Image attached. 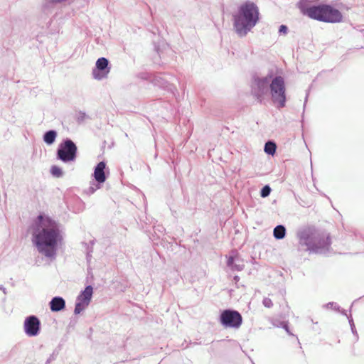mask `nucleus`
<instances>
[{
	"instance_id": "f8f14e48",
	"label": "nucleus",
	"mask_w": 364,
	"mask_h": 364,
	"mask_svg": "<svg viewBox=\"0 0 364 364\" xmlns=\"http://www.w3.org/2000/svg\"><path fill=\"white\" fill-rule=\"evenodd\" d=\"M65 306V301L61 297H55L50 302V306L52 311H59L63 309Z\"/></svg>"
},
{
	"instance_id": "f03ea898",
	"label": "nucleus",
	"mask_w": 364,
	"mask_h": 364,
	"mask_svg": "<svg viewBox=\"0 0 364 364\" xmlns=\"http://www.w3.org/2000/svg\"><path fill=\"white\" fill-rule=\"evenodd\" d=\"M297 6L304 15L318 21L333 23L341 22L343 19L341 12L328 4L307 6L305 1L301 0L298 2Z\"/></svg>"
},
{
	"instance_id": "dca6fc26",
	"label": "nucleus",
	"mask_w": 364,
	"mask_h": 364,
	"mask_svg": "<svg viewBox=\"0 0 364 364\" xmlns=\"http://www.w3.org/2000/svg\"><path fill=\"white\" fill-rule=\"evenodd\" d=\"M50 172H51L52 175L55 177H60L62 176V173H63L61 168L56 166H52V168L50 169Z\"/></svg>"
},
{
	"instance_id": "a211bd4d",
	"label": "nucleus",
	"mask_w": 364,
	"mask_h": 364,
	"mask_svg": "<svg viewBox=\"0 0 364 364\" xmlns=\"http://www.w3.org/2000/svg\"><path fill=\"white\" fill-rule=\"evenodd\" d=\"M263 304L267 308H270L273 306V303H272V300L269 298H265L263 300Z\"/></svg>"
},
{
	"instance_id": "7ed1b4c3",
	"label": "nucleus",
	"mask_w": 364,
	"mask_h": 364,
	"mask_svg": "<svg viewBox=\"0 0 364 364\" xmlns=\"http://www.w3.org/2000/svg\"><path fill=\"white\" fill-rule=\"evenodd\" d=\"M259 15V9L255 3L247 1L242 4L233 16L236 32L241 36L246 35L258 22Z\"/></svg>"
},
{
	"instance_id": "39448f33",
	"label": "nucleus",
	"mask_w": 364,
	"mask_h": 364,
	"mask_svg": "<svg viewBox=\"0 0 364 364\" xmlns=\"http://www.w3.org/2000/svg\"><path fill=\"white\" fill-rule=\"evenodd\" d=\"M77 148L70 139H66L59 145L57 155L63 162L73 161L77 156Z\"/></svg>"
},
{
	"instance_id": "6ab92c4d",
	"label": "nucleus",
	"mask_w": 364,
	"mask_h": 364,
	"mask_svg": "<svg viewBox=\"0 0 364 364\" xmlns=\"http://www.w3.org/2000/svg\"><path fill=\"white\" fill-rule=\"evenodd\" d=\"M287 31V27L284 25H282L280 27H279V32L280 33H286Z\"/></svg>"
},
{
	"instance_id": "f257e3e1",
	"label": "nucleus",
	"mask_w": 364,
	"mask_h": 364,
	"mask_svg": "<svg viewBox=\"0 0 364 364\" xmlns=\"http://www.w3.org/2000/svg\"><path fill=\"white\" fill-rule=\"evenodd\" d=\"M32 242L38 251L47 257H53L62 240L57 223L46 215H40L30 227Z\"/></svg>"
},
{
	"instance_id": "9d476101",
	"label": "nucleus",
	"mask_w": 364,
	"mask_h": 364,
	"mask_svg": "<svg viewBox=\"0 0 364 364\" xmlns=\"http://www.w3.org/2000/svg\"><path fill=\"white\" fill-rule=\"evenodd\" d=\"M108 60L105 58H100L96 62V68L98 71L93 70V76L96 80H102L106 77L110 71V68H108Z\"/></svg>"
},
{
	"instance_id": "2eb2a0df",
	"label": "nucleus",
	"mask_w": 364,
	"mask_h": 364,
	"mask_svg": "<svg viewBox=\"0 0 364 364\" xmlns=\"http://www.w3.org/2000/svg\"><path fill=\"white\" fill-rule=\"evenodd\" d=\"M276 148L277 146L275 143L272 141H268L265 144L264 151L268 154L273 155L275 153Z\"/></svg>"
},
{
	"instance_id": "f3484780",
	"label": "nucleus",
	"mask_w": 364,
	"mask_h": 364,
	"mask_svg": "<svg viewBox=\"0 0 364 364\" xmlns=\"http://www.w3.org/2000/svg\"><path fill=\"white\" fill-rule=\"evenodd\" d=\"M270 192H271L270 187L269 186H265L261 190L260 194L262 198H265V197H267L270 194Z\"/></svg>"
},
{
	"instance_id": "9b49d317",
	"label": "nucleus",
	"mask_w": 364,
	"mask_h": 364,
	"mask_svg": "<svg viewBox=\"0 0 364 364\" xmlns=\"http://www.w3.org/2000/svg\"><path fill=\"white\" fill-rule=\"evenodd\" d=\"M105 167V163L104 161H101L95 168L94 177L98 183H104L106 180V176L104 171Z\"/></svg>"
},
{
	"instance_id": "20e7f679",
	"label": "nucleus",
	"mask_w": 364,
	"mask_h": 364,
	"mask_svg": "<svg viewBox=\"0 0 364 364\" xmlns=\"http://www.w3.org/2000/svg\"><path fill=\"white\" fill-rule=\"evenodd\" d=\"M272 102L278 108L284 107L286 105V87L284 80L278 76L274 78L269 85Z\"/></svg>"
},
{
	"instance_id": "6e6552de",
	"label": "nucleus",
	"mask_w": 364,
	"mask_h": 364,
	"mask_svg": "<svg viewBox=\"0 0 364 364\" xmlns=\"http://www.w3.org/2000/svg\"><path fill=\"white\" fill-rule=\"evenodd\" d=\"M92 296V287L87 286L77 296L75 308V314H78L82 311L90 304Z\"/></svg>"
},
{
	"instance_id": "1a4fd4ad",
	"label": "nucleus",
	"mask_w": 364,
	"mask_h": 364,
	"mask_svg": "<svg viewBox=\"0 0 364 364\" xmlns=\"http://www.w3.org/2000/svg\"><path fill=\"white\" fill-rule=\"evenodd\" d=\"M40 325V321L36 316H30L24 321V331L29 336H35L39 333Z\"/></svg>"
},
{
	"instance_id": "4468645a",
	"label": "nucleus",
	"mask_w": 364,
	"mask_h": 364,
	"mask_svg": "<svg viewBox=\"0 0 364 364\" xmlns=\"http://www.w3.org/2000/svg\"><path fill=\"white\" fill-rule=\"evenodd\" d=\"M286 233V229L283 225H277L274 229V237L277 239H282L284 237Z\"/></svg>"
},
{
	"instance_id": "ddd939ff",
	"label": "nucleus",
	"mask_w": 364,
	"mask_h": 364,
	"mask_svg": "<svg viewBox=\"0 0 364 364\" xmlns=\"http://www.w3.org/2000/svg\"><path fill=\"white\" fill-rule=\"evenodd\" d=\"M56 136V132L53 130L48 131L44 134V141L48 144H51L55 141Z\"/></svg>"
},
{
	"instance_id": "423d86ee",
	"label": "nucleus",
	"mask_w": 364,
	"mask_h": 364,
	"mask_svg": "<svg viewBox=\"0 0 364 364\" xmlns=\"http://www.w3.org/2000/svg\"><path fill=\"white\" fill-rule=\"evenodd\" d=\"M242 321V316L237 311L225 310L220 315V322L226 327L239 328Z\"/></svg>"
},
{
	"instance_id": "0eeeda50",
	"label": "nucleus",
	"mask_w": 364,
	"mask_h": 364,
	"mask_svg": "<svg viewBox=\"0 0 364 364\" xmlns=\"http://www.w3.org/2000/svg\"><path fill=\"white\" fill-rule=\"evenodd\" d=\"M269 81L267 78L258 79L252 87V95L257 102L262 103L268 92Z\"/></svg>"
}]
</instances>
